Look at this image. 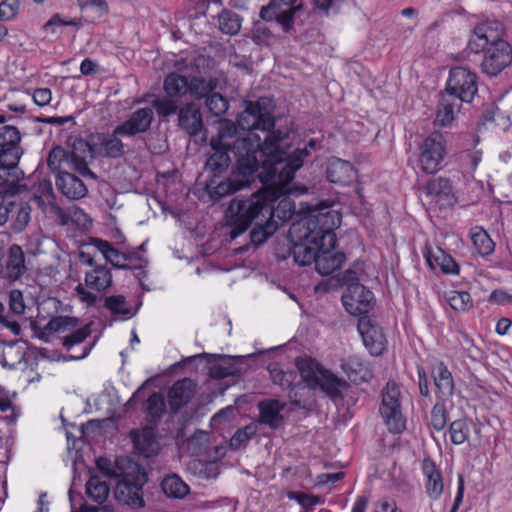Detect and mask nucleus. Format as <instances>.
Wrapping results in <instances>:
<instances>
[{
    "instance_id": "obj_1",
    "label": "nucleus",
    "mask_w": 512,
    "mask_h": 512,
    "mask_svg": "<svg viewBox=\"0 0 512 512\" xmlns=\"http://www.w3.org/2000/svg\"><path fill=\"white\" fill-rule=\"evenodd\" d=\"M244 110L238 116L239 128L248 131L243 138L233 142L232 147H211L213 153L206 161V169L220 174L230 165L231 152L239 175L250 176L259 168L261 181H270L285 186L292 181L295 172L302 167L303 159L309 155L307 147L296 149L286 156L288 132L273 130L275 104L268 97L246 100Z\"/></svg>"
},
{
    "instance_id": "obj_2",
    "label": "nucleus",
    "mask_w": 512,
    "mask_h": 512,
    "mask_svg": "<svg viewBox=\"0 0 512 512\" xmlns=\"http://www.w3.org/2000/svg\"><path fill=\"white\" fill-rule=\"evenodd\" d=\"M339 222V216L334 211L319 212L316 215L302 218L291 225V234L298 239H308L318 246V255L315 262V270L320 275H330L338 270L346 260L342 252H335L337 238L334 227Z\"/></svg>"
},
{
    "instance_id": "obj_3",
    "label": "nucleus",
    "mask_w": 512,
    "mask_h": 512,
    "mask_svg": "<svg viewBox=\"0 0 512 512\" xmlns=\"http://www.w3.org/2000/svg\"><path fill=\"white\" fill-rule=\"evenodd\" d=\"M261 204L258 199L246 200L236 197L231 200L226 211L227 225L231 227V239H236L251 224H254V227L250 232V238L255 245L264 243L276 232L277 225L266 219L269 207Z\"/></svg>"
},
{
    "instance_id": "obj_4",
    "label": "nucleus",
    "mask_w": 512,
    "mask_h": 512,
    "mask_svg": "<svg viewBox=\"0 0 512 512\" xmlns=\"http://www.w3.org/2000/svg\"><path fill=\"white\" fill-rule=\"evenodd\" d=\"M121 134L96 133L89 140L74 138V159L77 161L78 173L87 178L96 179V174L88 167L90 161L97 157L117 159L125 154Z\"/></svg>"
},
{
    "instance_id": "obj_5",
    "label": "nucleus",
    "mask_w": 512,
    "mask_h": 512,
    "mask_svg": "<svg viewBox=\"0 0 512 512\" xmlns=\"http://www.w3.org/2000/svg\"><path fill=\"white\" fill-rule=\"evenodd\" d=\"M6 122L2 114V124ZM21 134L13 125H2V198L4 195H15L26 188L21 183L24 173L18 167L19 160L23 154L20 146Z\"/></svg>"
},
{
    "instance_id": "obj_6",
    "label": "nucleus",
    "mask_w": 512,
    "mask_h": 512,
    "mask_svg": "<svg viewBox=\"0 0 512 512\" xmlns=\"http://www.w3.org/2000/svg\"><path fill=\"white\" fill-rule=\"evenodd\" d=\"M297 368L307 387L319 388L333 399L341 397L340 387H345L346 382L322 367L317 361L311 358L300 359L297 361Z\"/></svg>"
},
{
    "instance_id": "obj_7",
    "label": "nucleus",
    "mask_w": 512,
    "mask_h": 512,
    "mask_svg": "<svg viewBox=\"0 0 512 512\" xmlns=\"http://www.w3.org/2000/svg\"><path fill=\"white\" fill-rule=\"evenodd\" d=\"M147 481L146 472L137 464H134L129 472H121L114 489L116 501L132 509L143 508L145 501L142 489Z\"/></svg>"
},
{
    "instance_id": "obj_8",
    "label": "nucleus",
    "mask_w": 512,
    "mask_h": 512,
    "mask_svg": "<svg viewBox=\"0 0 512 512\" xmlns=\"http://www.w3.org/2000/svg\"><path fill=\"white\" fill-rule=\"evenodd\" d=\"M165 97L153 101V107L164 117L175 114L183 97L189 95L188 77L178 72L168 74L163 83Z\"/></svg>"
},
{
    "instance_id": "obj_9",
    "label": "nucleus",
    "mask_w": 512,
    "mask_h": 512,
    "mask_svg": "<svg viewBox=\"0 0 512 512\" xmlns=\"http://www.w3.org/2000/svg\"><path fill=\"white\" fill-rule=\"evenodd\" d=\"M417 165L425 174H435L443 167L446 142L440 132H432L418 145Z\"/></svg>"
},
{
    "instance_id": "obj_10",
    "label": "nucleus",
    "mask_w": 512,
    "mask_h": 512,
    "mask_svg": "<svg viewBox=\"0 0 512 512\" xmlns=\"http://www.w3.org/2000/svg\"><path fill=\"white\" fill-rule=\"evenodd\" d=\"M379 411L391 433L398 434L405 429L406 420L402 413L401 392L397 383L389 381L383 388Z\"/></svg>"
},
{
    "instance_id": "obj_11",
    "label": "nucleus",
    "mask_w": 512,
    "mask_h": 512,
    "mask_svg": "<svg viewBox=\"0 0 512 512\" xmlns=\"http://www.w3.org/2000/svg\"><path fill=\"white\" fill-rule=\"evenodd\" d=\"M477 75L470 69L456 66L450 69L445 92L458 101L470 103L478 91Z\"/></svg>"
},
{
    "instance_id": "obj_12",
    "label": "nucleus",
    "mask_w": 512,
    "mask_h": 512,
    "mask_svg": "<svg viewBox=\"0 0 512 512\" xmlns=\"http://www.w3.org/2000/svg\"><path fill=\"white\" fill-rule=\"evenodd\" d=\"M295 2L296 0H271L261 8L260 18L267 22L276 21L285 33H289L293 29L296 12L302 8V5L294 6Z\"/></svg>"
},
{
    "instance_id": "obj_13",
    "label": "nucleus",
    "mask_w": 512,
    "mask_h": 512,
    "mask_svg": "<svg viewBox=\"0 0 512 512\" xmlns=\"http://www.w3.org/2000/svg\"><path fill=\"white\" fill-rule=\"evenodd\" d=\"M481 70L488 76H497L512 63V46L507 41H500L483 49Z\"/></svg>"
},
{
    "instance_id": "obj_14",
    "label": "nucleus",
    "mask_w": 512,
    "mask_h": 512,
    "mask_svg": "<svg viewBox=\"0 0 512 512\" xmlns=\"http://www.w3.org/2000/svg\"><path fill=\"white\" fill-rule=\"evenodd\" d=\"M504 27L500 21L492 20L478 24L468 41V49L478 54L490 45L503 40Z\"/></svg>"
},
{
    "instance_id": "obj_15",
    "label": "nucleus",
    "mask_w": 512,
    "mask_h": 512,
    "mask_svg": "<svg viewBox=\"0 0 512 512\" xmlns=\"http://www.w3.org/2000/svg\"><path fill=\"white\" fill-rule=\"evenodd\" d=\"M346 311L354 316L367 314L375 303L373 293L362 284L351 285L342 295Z\"/></svg>"
},
{
    "instance_id": "obj_16",
    "label": "nucleus",
    "mask_w": 512,
    "mask_h": 512,
    "mask_svg": "<svg viewBox=\"0 0 512 512\" xmlns=\"http://www.w3.org/2000/svg\"><path fill=\"white\" fill-rule=\"evenodd\" d=\"M245 199H258L262 203L261 205L268 206L270 211H268L266 219L273 221L277 225V228L289 220L295 211L294 205L287 199L281 200L275 207L273 193L268 190L258 191Z\"/></svg>"
},
{
    "instance_id": "obj_17",
    "label": "nucleus",
    "mask_w": 512,
    "mask_h": 512,
    "mask_svg": "<svg viewBox=\"0 0 512 512\" xmlns=\"http://www.w3.org/2000/svg\"><path fill=\"white\" fill-rule=\"evenodd\" d=\"M358 331L369 353L373 356L381 355L385 350L386 337L376 321L367 315L361 317L358 321Z\"/></svg>"
},
{
    "instance_id": "obj_18",
    "label": "nucleus",
    "mask_w": 512,
    "mask_h": 512,
    "mask_svg": "<svg viewBox=\"0 0 512 512\" xmlns=\"http://www.w3.org/2000/svg\"><path fill=\"white\" fill-rule=\"evenodd\" d=\"M153 116L152 108L137 109L128 119L115 127V133L121 134V137H134L145 133L151 126Z\"/></svg>"
},
{
    "instance_id": "obj_19",
    "label": "nucleus",
    "mask_w": 512,
    "mask_h": 512,
    "mask_svg": "<svg viewBox=\"0 0 512 512\" xmlns=\"http://www.w3.org/2000/svg\"><path fill=\"white\" fill-rule=\"evenodd\" d=\"M201 357H207L209 366V375L214 379H224L228 376H236L240 373V369L235 364L239 357H231L226 355H207L199 354L192 356L190 359L195 360Z\"/></svg>"
},
{
    "instance_id": "obj_20",
    "label": "nucleus",
    "mask_w": 512,
    "mask_h": 512,
    "mask_svg": "<svg viewBox=\"0 0 512 512\" xmlns=\"http://www.w3.org/2000/svg\"><path fill=\"white\" fill-rule=\"evenodd\" d=\"M286 407L285 402L277 399H265L258 403V423L266 425L272 430H277L284 425V417L281 412Z\"/></svg>"
},
{
    "instance_id": "obj_21",
    "label": "nucleus",
    "mask_w": 512,
    "mask_h": 512,
    "mask_svg": "<svg viewBox=\"0 0 512 512\" xmlns=\"http://www.w3.org/2000/svg\"><path fill=\"white\" fill-rule=\"evenodd\" d=\"M196 392V384L189 378L176 381L168 391V403L173 413L187 405Z\"/></svg>"
},
{
    "instance_id": "obj_22",
    "label": "nucleus",
    "mask_w": 512,
    "mask_h": 512,
    "mask_svg": "<svg viewBox=\"0 0 512 512\" xmlns=\"http://www.w3.org/2000/svg\"><path fill=\"white\" fill-rule=\"evenodd\" d=\"M27 266L23 249L13 244L9 247L2 276L9 282H16L26 273Z\"/></svg>"
},
{
    "instance_id": "obj_23",
    "label": "nucleus",
    "mask_w": 512,
    "mask_h": 512,
    "mask_svg": "<svg viewBox=\"0 0 512 512\" xmlns=\"http://www.w3.org/2000/svg\"><path fill=\"white\" fill-rule=\"evenodd\" d=\"M426 194L432 196L440 207H452L456 198L453 193V187L449 178H434L426 184Z\"/></svg>"
},
{
    "instance_id": "obj_24",
    "label": "nucleus",
    "mask_w": 512,
    "mask_h": 512,
    "mask_svg": "<svg viewBox=\"0 0 512 512\" xmlns=\"http://www.w3.org/2000/svg\"><path fill=\"white\" fill-rule=\"evenodd\" d=\"M422 472L425 478L424 487L427 496L432 500H438L444 490L441 471L430 458H425L422 462Z\"/></svg>"
},
{
    "instance_id": "obj_25",
    "label": "nucleus",
    "mask_w": 512,
    "mask_h": 512,
    "mask_svg": "<svg viewBox=\"0 0 512 512\" xmlns=\"http://www.w3.org/2000/svg\"><path fill=\"white\" fill-rule=\"evenodd\" d=\"M288 236L293 243L292 255L294 261L299 266L315 264L318 255V246L321 241L317 240L318 243L314 244V242L308 239H298L291 234V228L289 229Z\"/></svg>"
},
{
    "instance_id": "obj_26",
    "label": "nucleus",
    "mask_w": 512,
    "mask_h": 512,
    "mask_svg": "<svg viewBox=\"0 0 512 512\" xmlns=\"http://www.w3.org/2000/svg\"><path fill=\"white\" fill-rule=\"evenodd\" d=\"M56 187L61 193L71 200L84 198L88 189L84 182L70 172H60L56 177Z\"/></svg>"
},
{
    "instance_id": "obj_27",
    "label": "nucleus",
    "mask_w": 512,
    "mask_h": 512,
    "mask_svg": "<svg viewBox=\"0 0 512 512\" xmlns=\"http://www.w3.org/2000/svg\"><path fill=\"white\" fill-rule=\"evenodd\" d=\"M341 368L349 380L357 384L367 382L373 377L369 365L356 355L344 359Z\"/></svg>"
},
{
    "instance_id": "obj_28",
    "label": "nucleus",
    "mask_w": 512,
    "mask_h": 512,
    "mask_svg": "<svg viewBox=\"0 0 512 512\" xmlns=\"http://www.w3.org/2000/svg\"><path fill=\"white\" fill-rule=\"evenodd\" d=\"M131 437L135 451L146 458L156 455L160 450V444L152 428L132 431Z\"/></svg>"
},
{
    "instance_id": "obj_29",
    "label": "nucleus",
    "mask_w": 512,
    "mask_h": 512,
    "mask_svg": "<svg viewBox=\"0 0 512 512\" xmlns=\"http://www.w3.org/2000/svg\"><path fill=\"white\" fill-rule=\"evenodd\" d=\"M179 126L189 135L195 136L203 129L200 108L194 103H187L179 110Z\"/></svg>"
},
{
    "instance_id": "obj_30",
    "label": "nucleus",
    "mask_w": 512,
    "mask_h": 512,
    "mask_svg": "<svg viewBox=\"0 0 512 512\" xmlns=\"http://www.w3.org/2000/svg\"><path fill=\"white\" fill-rule=\"evenodd\" d=\"M354 167L353 165L340 158H332L329 160L326 177L334 184L346 185L349 184L354 178Z\"/></svg>"
},
{
    "instance_id": "obj_31",
    "label": "nucleus",
    "mask_w": 512,
    "mask_h": 512,
    "mask_svg": "<svg viewBox=\"0 0 512 512\" xmlns=\"http://www.w3.org/2000/svg\"><path fill=\"white\" fill-rule=\"evenodd\" d=\"M460 108V101L451 95H448L446 92H442L440 94L434 123L443 127L450 125L455 118V114L459 112Z\"/></svg>"
},
{
    "instance_id": "obj_32",
    "label": "nucleus",
    "mask_w": 512,
    "mask_h": 512,
    "mask_svg": "<svg viewBox=\"0 0 512 512\" xmlns=\"http://www.w3.org/2000/svg\"><path fill=\"white\" fill-rule=\"evenodd\" d=\"M30 207L26 203L16 204L14 202H7L5 207V220L2 224L10 219L13 220L12 229L15 232H21L30 221Z\"/></svg>"
},
{
    "instance_id": "obj_33",
    "label": "nucleus",
    "mask_w": 512,
    "mask_h": 512,
    "mask_svg": "<svg viewBox=\"0 0 512 512\" xmlns=\"http://www.w3.org/2000/svg\"><path fill=\"white\" fill-rule=\"evenodd\" d=\"M73 155L74 139H71V151L67 152L61 146L54 147L48 154L47 165L52 172H58L59 174L61 172V165L65 163L69 169L78 173V169L76 167L77 161L74 159Z\"/></svg>"
},
{
    "instance_id": "obj_34",
    "label": "nucleus",
    "mask_w": 512,
    "mask_h": 512,
    "mask_svg": "<svg viewBox=\"0 0 512 512\" xmlns=\"http://www.w3.org/2000/svg\"><path fill=\"white\" fill-rule=\"evenodd\" d=\"M93 246L103 254L105 260L118 269H128L132 264L127 263V256L125 252H120L112 246L108 241L94 238L92 239Z\"/></svg>"
},
{
    "instance_id": "obj_35",
    "label": "nucleus",
    "mask_w": 512,
    "mask_h": 512,
    "mask_svg": "<svg viewBox=\"0 0 512 512\" xmlns=\"http://www.w3.org/2000/svg\"><path fill=\"white\" fill-rule=\"evenodd\" d=\"M425 258L428 265L432 269L438 267L445 274H458L459 266L455 260L446 254L441 248H437L435 252L427 251Z\"/></svg>"
},
{
    "instance_id": "obj_36",
    "label": "nucleus",
    "mask_w": 512,
    "mask_h": 512,
    "mask_svg": "<svg viewBox=\"0 0 512 512\" xmlns=\"http://www.w3.org/2000/svg\"><path fill=\"white\" fill-rule=\"evenodd\" d=\"M112 284V274L108 268L103 265L95 266L85 275L86 287L98 292L104 291Z\"/></svg>"
},
{
    "instance_id": "obj_37",
    "label": "nucleus",
    "mask_w": 512,
    "mask_h": 512,
    "mask_svg": "<svg viewBox=\"0 0 512 512\" xmlns=\"http://www.w3.org/2000/svg\"><path fill=\"white\" fill-rule=\"evenodd\" d=\"M218 84L219 80L213 77H188L189 95L197 100L206 98L217 88Z\"/></svg>"
},
{
    "instance_id": "obj_38",
    "label": "nucleus",
    "mask_w": 512,
    "mask_h": 512,
    "mask_svg": "<svg viewBox=\"0 0 512 512\" xmlns=\"http://www.w3.org/2000/svg\"><path fill=\"white\" fill-rule=\"evenodd\" d=\"M143 409L147 421L157 426L166 412V403L163 395L157 392L152 393L146 400Z\"/></svg>"
},
{
    "instance_id": "obj_39",
    "label": "nucleus",
    "mask_w": 512,
    "mask_h": 512,
    "mask_svg": "<svg viewBox=\"0 0 512 512\" xmlns=\"http://www.w3.org/2000/svg\"><path fill=\"white\" fill-rule=\"evenodd\" d=\"M216 125L217 134L211 137L210 146L218 147V145H225L232 147L229 140L236 136L237 127H239V125H236L232 120L226 118L219 119Z\"/></svg>"
},
{
    "instance_id": "obj_40",
    "label": "nucleus",
    "mask_w": 512,
    "mask_h": 512,
    "mask_svg": "<svg viewBox=\"0 0 512 512\" xmlns=\"http://www.w3.org/2000/svg\"><path fill=\"white\" fill-rule=\"evenodd\" d=\"M161 488L166 496L174 499H183L190 492L189 486L177 474L164 477Z\"/></svg>"
},
{
    "instance_id": "obj_41",
    "label": "nucleus",
    "mask_w": 512,
    "mask_h": 512,
    "mask_svg": "<svg viewBox=\"0 0 512 512\" xmlns=\"http://www.w3.org/2000/svg\"><path fill=\"white\" fill-rule=\"evenodd\" d=\"M433 378L435 386L442 396L449 397L454 391V380L451 372L444 363H439L434 371Z\"/></svg>"
},
{
    "instance_id": "obj_42",
    "label": "nucleus",
    "mask_w": 512,
    "mask_h": 512,
    "mask_svg": "<svg viewBox=\"0 0 512 512\" xmlns=\"http://www.w3.org/2000/svg\"><path fill=\"white\" fill-rule=\"evenodd\" d=\"M470 234L472 243L481 256H489L494 252L495 243L482 227L472 228Z\"/></svg>"
},
{
    "instance_id": "obj_43",
    "label": "nucleus",
    "mask_w": 512,
    "mask_h": 512,
    "mask_svg": "<svg viewBox=\"0 0 512 512\" xmlns=\"http://www.w3.org/2000/svg\"><path fill=\"white\" fill-rule=\"evenodd\" d=\"M104 306L114 316H118L122 319H130L137 312V309H132L131 307L128 306L126 299L123 295L106 297Z\"/></svg>"
},
{
    "instance_id": "obj_44",
    "label": "nucleus",
    "mask_w": 512,
    "mask_h": 512,
    "mask_svg": "<svg viewBox=\"0 0 512 512\" xmlns=\"http://www.w3.org/2000/svg\"><path fill=\"white\" fill-rule=\"evenodd\" d=\"M78 319L70 316H56L53 317L43 328V331L39 335L41 339L44 335L52 334L56 332L66 331L68 329L75 328L78 326Z\"/></svg>"
},
{
    "instance_id": "obj_45",
    "label": "nucleus",
    "mask_w": 512,
    "mask_h": 512,
    "mask_svg": "<svg viewBox=\"0 0 512 512\" xmlns=\"http://www.w3.org/2000/svg\"><path fill=\"white\" fill-rule=\"evenodd\" d=\"M109 492L110 489L106 482L101 481L98 476H91L86 483V494L96 503L105 502Z\"/></svg>"
},
{
    "instance_id": "obj_46",
    "label": "nucleus",
    "mask_w": 512,
    "mask_h": 512,
    "mask_svg": "<svg viewBox=\"0 0 512 512\" xmlns=\"http://www.w3.org/2000/svg\"><path fill=\"white\" fill-rule=\"evenodd\" d=\"M46 208L49 211V215L60 226L68 225L78 213H81V210L76 206L63 209L57 203H48Z\"/></svg>"
},
{
    "instance_id": "obj_47",
    "label": "nucleus",
    "mask_w": 512,
    "mask_h": 512,
    "mask_svg": "<svg viewBox=\"0 0 512 512\" xmlns=\"http://www.w3.org/2000/svg\"><path fill=\"white\" fill-rule=\"evenodd\" d=\"M23 347L17 342L6 344L2 350V367L14 368L24 361Z\"/></svg>"
},
{
    "instance_id": "obj_48",
    "label": "nucleus",
    "mask_w": 512,
    "mask_h": 512,
    "mask_svg": "<svg viewBox=\"0 0 512 512\" xmlns=\"http://www.w3.org/2000/svg\"><path fill=\"white\" fill-rule=\"evenodd\" d=\"M218 23L219 29L228 35H236L241 29L240 16L231 10H223L218 15Z\"/></svg>"
},
{
    "instance_id": "obj_49",
    "label": "nucleus",
    "mask_w": 512,
    "mask_h": 512,
    "mask_svg": "<svg viewBox=\"0 0 512 512\" xmlns=\"http://www.w3.org/2000/svg\"><path fill=\"white\" fill-rule=\"evenodd\" d=\"M446 300L452 309L458 312H465L472 308L473 301L466 291H450L446 294Z\"/></svg>"
},
{
    "instance_id": "obj_50",
    "label": "nucleus",
    "mask_w": 512,
    "mask_h": 512,
    "mask_svg": "<svg viewBox=\"0 0 512 512\" xmlns=\"http://www.w3.org/2000/svg\"><path fill=\"white\" fill-rule=\"evenodd\" d=\"M126 256L128 258L127 263L132 264V267H128V269L135 271V277L139 279L142 288L146 291H150V288L142 281V279L146 277V272L143 269L147 266L148 260L141 256L138 251L128 252Z\"/></svg>"
},
{
    "instance_id": "obj_51",
    "label": "nucleus",
    "mask_w": 512,
    "mask_h": 512,
    "mask_svg": "<svg viewBox=\"0 0 512 512\" xmlns=\"http://www.w3.org/2000/svg\"><path fill=\"white\" fill-rule=\"evenodd\" d=\"M258 431L256 423H250L243 428L236 430L234 435L230 439V446L233 449H239L240 447L246 446L250 439H252Z\"/></svg>"
},
{
    "instance_id": "obj_52",
    "label": "nucleus",
    "mask_w": 512,
    "mask_h": 512,
    "mask_svg": "<svg viewBox=\"0 0 512 512\" xmlns=\"http://www.w3.org/2000/svg\"><path fill=\"white\" fill-rule=\"evenodd\" d=\"M450 440L455 445L463 444L469 437V425L466 419H457L450 423L449 430Z\"/></svg>"
},
{
    "instance_id": "obj_53",
    "label": "nucleus",
    "mask_w": 512,
    "mask_h": 512,
    "mask_svg": "<svg viewBox=\"0 0 512 512\" xmlns=\"http://www.w3.org/2000/svg\"><path fill=\"white\" fill-rule=\"evenodd\" d=\"M205 106L212 115L221 116L227 111L229 103L222 94L214 90L205 98Z\"/></svg>"
},
{
    "instance_id": "obj_54",
    "label": "nucleus",
    "mask_w": 512,
    "mask_h": 512,
    "mask_svg": "<svg viewBox=\"0 0 512 512\" xmlns=\"http://www.w3.org/2000/svg\"><path fill=\"white\" fill-rule=\"evenodd\" d=\"M268 371L272 381L275 384L281 386L282 388H289L292 386L295 378L294 372L283 370L277 363L270 364L268 366Z\"/></svg>"
},
{
    "instance_id": "obj_55",
    "label": "nucleus",
    "mask_w": 512,
    "mask_h": 512,
    "mask_svg": "<svg viewBox=\"0 0 512 512\" xmlns=\"http://www.w3.org/2000/svg\"><path fill=\"white\" fill-rule=\"evenodd\" d=\"M246 184L247 183L237 179H227L225 181H221L216 187H214L210 194L212 198L219 199L225 195L235 193L242 189Z\"/></svg>"
},
{
    "instance_id": "obj_56",
    "label": "nucleus",
    "mask_w": 512,
    "mask_h": 512,
    "mask_svg": "<svg viewBox=\"0 0 512 512\" xmlns=\"http://www.w3.org/2000/svg\"><path fill=\"white\" fill-rule=\"evenodd\" d=\"M448 420V412L444 403L436 402L432 407L429 426L434 430L441 432L444 430Z\"/></svg>"
},
{
    "instance_id": "obj_57",
    "label": "nucleus",
    "mask_w": 512,
    "mask_h": 512,
    "mask_svg": "<svg viewBox=\"0 0 512 512\" xmlns=\"http://www.w3.org/2000/svg\"><path fill=\"white\" fill-rule=\"evenodd\" d=\"M29 94L22 90H11L8 94L2 98V100L9 101L7 108L17 113H24L26 106L24 100L29 98Z\"/></svg>"
},
{
    "instance_id": "obj_58",
    "label": "nucleus",
    "mask_w": 512,
    "mask_h": 512,
    "mask_svg": "<svg viewBox=\"0 0 512 512\" xmlns=\"http://www.w3.org/2000/svg\"><path fill=\"white\" fill-rule=\"evenodd\" d=\"M288 498L295 500L299 505L305 509H312L315 505L320 502V497L304 492H288Z\"/></svg>"
},
{
    "instance_id": "obj_59",
    "label": "nucleus",
    "mask_w": 512,
    "mask_h": 512,
    "mask_svg": "<svg viewBox=\"0 0 512 512\" xmlns=\"http://www.w3.org/2000/svg\"><path fill=\"white\" fill-rule=\"evenodd\" d=\"M26 305L21 290L13 289L9 293V310L15 315H22Z\"/></svg>"
},
{
    "instance_id": "obj_60",
    "label": "nucleus",
    "mask_w": 512,
    "mask_h": 512,
    "mask_svg": "<svg viewBox=\"0 0 512 512\" xmlns=\"http://www.w3.org/2000/svg\"><path fill=\"white\" fill-rule=\"evenodd\" d=\"M194 467L199 470L200 476L205 479H215L220 473L219 466L214 461H198L194 463Z\"/></svg>"
},
{
    "instance_id": "obj_61",
    "label": "nucleus",
    "mask_w": 512,
    "mask_h": 512,
    "mask_svg": "<svg viewBox=\"0 0 512 512\" xmlns=\"http://www.w3.org/2000/svg\"><path fill=\"white\" fill-rule=\"evenodd\" d=\"M78 5L82 11L89 8L95 10L98 17L108 13V4L105 0H78Z\"/></svg>"
},
{
    "instance_id": "obj_62",
    "label": "nucleus",
    "mask_w": 512,
    "mask_h": 512,
    "mask_svg": "<svg viewBox=\"0 0 512 512\" xmlns=\"http://www.w3.org/2000/svg\"><path fill=\"white\" fill-rule=\"evenodd\" d=\"M90 334L89 328L83 327L80 329L75 330L70 335L66 336L63 340V345L70 349L76 344L82 343Z\"/></svg>"
},
{
    "instance_id": "obj_63",
    "label": "nucleus",
    "mask_w": 512,
    "mask_h": 512,
    "mask_svg": "<svg viewBox=\"0 0 512 512\" xmlns=\"http://www.w3.org/2000/svg\"><path fill=\"white\" fill-rule=\"evenodd\" d=\"M20 415V410L11 404L9 399L2 396V420L8 424L14 423Z\"/></svg>"
},
{
    "instance_id": "obj_64",
    "label": "nucleus",
    "mask_w": 512,
    "mask_h": 512,
    "mask_svg": "<svg viewBox=\"0 0 512 512\" xmlns=\"http://www.w3.org/2000/svg\"><path fill=\"white\" fill-rule=\"evenodd\" d=\"M373 512H403L392 499L383 498L376 502Z\"/></svg>"
}]
</instances>
